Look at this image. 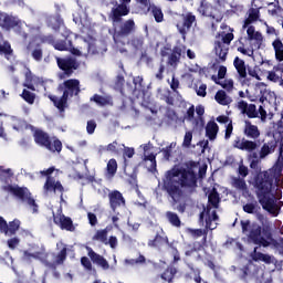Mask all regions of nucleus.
Instances as JSON below:
<instances>
[{"instance_id": "obj_59", "label": "nucleus", "mask_w": 283, "mask_h": 283, "mask_svg": "<svg viewBox=\"0 0 283 283\" xmlns=\"http://www.w3.org/2000/svg\"><path fill=\"white\" fill-rule=\"evenodd\" d=\"M174 149V144H170L161 149V154L164 155V158L166 160H169L171 158V151Z\"/></svg>"}, {"instance_id": "obj_15", "label": "nucleus", "mask_w": 283, "mask_h": 283, "mask_svg": "<svg viewBox=\"0 0 283 283\" xmlns=\"http://www.w3.org/2000/svg\"><path fill=\"white\" fill-rule=\"evenodd\" d=\"M108 202L114 213H116V209H120V207H126L127 205L123 192L118 190H113L108 192Z\"/></svg>"}, {"instance_id": "obj_8", "label": "nucleus", "mask_w": 283, "mask_h": 283, "mask_svg": "<svg viewBox=\"0 0 283 283\" xmlns=\"http://www.w3.org/2000/svg\"><path fill=\"white\" fill-rule=\"evenodd\" d=\"M55 61L59 70L63 72L66 78H70V76H74L76 70H80L81 67V62H78L77 59L72 55H67L64 57L56 56Z\"/></svg>"}, {"instance_id": "obj_22", "label": "nucleus", "mask_w": 283, "mask_h": 283, "mask_svg": "<svg viewBox=\"0 0 283 283\" xmlns=\"http://www.w3.org/2000/svg\"><path fill=\"white\" fill-rule=\"evenodd\" d=\"M243 134L247 136V138H252V140H256V138H260V128L258 126L252 125L251 120L247 119L244 122V128Z\"/></svg>"}, {"instance_id": "obj_63", "label": "nucleus", "mask_w": 283, "mask_h": 283, "mask_svg": "<svg viewBox=\"0 0 283 283\" xmlns=\"http://www.w3.org/2000/svg\"><path fill=\"white\" fill-rule=\"evenodd\" d=\"M87 218L88 224H91V227H96V224H98V218L96 217V214H94V212H88Z\"/></svg>"}, {"instance_id": "obj_56", "label": "nucleus", "mask_w": 283, "mask_h": 283, "mask_svg": "<svg viewBox=\"0 0 283 283\" xmlns=\"http://www.w3.org/2000/svg\"><path fill=\"white\" fill-rule=\"evenodd\" d=\"M0 54H4L6 56H10L12 54V46L9 42L0 44Z\"/></svg>"}, {"instance_id": "obj_23", "label": "nucleus", "mask_w": 283, "mask_h": 283, "mask_svg": "<svg viewBox=\"0 0 283 283\" xmlns=\"http://www.w3.org/2000/svg\"><path fill=\"white\" fill-rule=\"evenodd\" d=\"M220 202H222V199L220 198V192H218V189L212 188L208 195L207 207H211V209H220Z\"/></svg>"}, {"instance_id": "obj_43", "label": "nucleus", "mask_w": 283, "mask_h": 283, "mask_svg": "<svg viewBox=\"0 0 283 283\" xmlns=\"http://www.w3.org/2000/svg\"><path fill=\"white\" fill-rule=\"evenodd\" d=\"M258 149V143L249 139H242L241 151H255Z\"/></svg>"}, {"instance_id": "obj_39", "label": "nucleus", "mask_w": 283, "mask_h": 283, "mask_svg": "<svg viewBox=\"0 0 283 283\" xmlns=\"http://www.w3.org/2000/svg\"><path fill=\"white\" fill-rule=\"evenodd\" d=\"M107 228L103 229V230H97L95 232V234L93 235L92 240L94 242H102V244H106L107 245Z\"/></svg>"}, {"instance_id": "obj_12", "label": "nucleus", "mask_w": 283, "mask_h": 283, "mask_svg": "<svg viewBox=\"0 0 283 283\" xmlns=\"http://www.w3.org/2000/svg\"><path fill=\"white\" fill-rule=\"evenodd\" d=\"M72 34V32L70 31H65L62 36V44L57 45V52H70L73 56H83V53L81 52V50L74 48V45L72 44V39L70 38V35Z\"/></svg>"}, {"instance_id": "obj_53", "label": "nucleus", "mask_w": 283, "mask_h": 283, "mask_svg": "<svg viewBox=\"0 0 283 283\" xmlns=\"http://www.w3.org/2000/svg\"><path fill=\"white\" fill-rule=\"evenodd\" d=\"M243 114H247L248 118H258V107L255 104H250Z\"/></svg>"}, {"instance_id": "obj_4", "label": "nucleus", "mask_w": 283, "mask_h": 283, "mask_svg": "<svg viewBox=\"0 0 283 283\" xmlns=\"http://www.w3.org/2000/svg\"><path fill=\"white\" fill-rule=\"evenodd\" d=\"M235 39V35H233V32H222L221 33V40H216L214 41V46L213 51L216 56V63L212 64V67L216 69L220 63H226L227 62V56H229V45H231V41Z\"/></svg>"}, {"instance_id": "obj_24", "label": "nucleus", "mask_w": 283, "mask_h": 283, "mask_svg": "<svg viewBox=\"0 0 283 283\" xmlns=\"http://www.w3.org/2000/svg\"><path fill=\"white\" fill-rule=\"evenodd\" d=\"M256 21H260V8L251 7L248 10V18L244 20L243 28H247L248 25H251V23H255Z\"/></svg>"}, {"instance_id": "obj_37", "label": "nucleus", "mask_w": 283, "mask_h": 283, "mask_svg": "<svg viewBox=\"0 0 283 283\" xmlns=\"http://www.w3.org/2000/svg\"><path fill=\"white\" fill-rule=\"evenodd\" d=\"M144 161L146 164L148 171L154 174V171H156V167H157L156 155L154 153H151V154L145 156Z\"/></svg>"}, {"instance_id": "obj_55", "label": "nucleus", "mask_w": 283, "mask_h": 283, "mask_svg": "<svg viewBox=\"0 0 283 283\" xmlns=\"http://www.w3.org/2000/svg\"><path fill=\"white\" fill-rule=\"evenodd\" d=\"M143 76H135L133 78V83L135 85V92L138 90V92H145V86L143 85Z\"/></svg>"}, {"instance_id": "obj_54", "label": "nucleus", "mask_w": 283, "mask_h": 283, "mask_svg": "<svg viewBox=\"0 0 283 283\" xmlns=\"http://www.w3.org/2000/svg\"><path fill=\"white\" fill-rule=\"evenodd\" d=\"M163 244H165V238L158 233L155 235L154 240L148 242L149 247H163Z\"/></svg>"}, {"instance_id": "obj_3", "label": "nucleus", "mask_w": 283, "mask_h": 283, "mask_svg": "<svg viewBox=\"0 0 283 283\" xmlns=\"http://www.w3.org/2000/svg\"><path fill=\"white\" fill-rule=\"evenodd\" d=\"M275 174L269 171H259L252 179V187L255 189L256 198L261 207L269 213L275 212V196L272 195Z\"/></svg>"}, {"instance_id": "obj_1", "label": "nucleus", "mask_w": 283, "mask_h": 283, "mask_svg": "<svg viewBox=\"0 0 283 283\" xmlns=\"http://www.w3.org/2000/svg\"><path fill=\"white\" fill-rule=\"evenodd\" d=\"M186 167L168 170L163 179V190L174 202H178L185 196L182 189H196L198 187V175L193 171L198 168V163L189 161Z\"/></svg>"}, {"instance_id": "obj_57", "label": "nucleus", "mask_w": 283, "mask_h": 283, "mask_svg": "<svg viewBox=\"0 0 283 283\" xmlns=\"http://www.w3.org/2000/svg\"><path fill=\"white\" fill-rule=\"evenodd\" d=\"M191 140H193V133L191 130L186 132L184 137V147H191Z\"/></svg>"}, {"instance_id": "obj_38", "label": "nucleus", "mask_w": 283, "mask_h": 283, "mask_svg": "<svg viewBox=\"0 0 283 283\" xmlns=\"http://www.w3.org/2000/svg\"><path fill=\"white\" fill-rule=\"evenodd\" d=\"M272 46L274 48L276 61H283V43L282 40L276 39L273 41Z\"/></svg>"}, {"instance_id": "obj_27", "label": "nucleus", "mask_w": 283, "mask_h": 283, "mask_svg": "<svg viewBox=\"0 0 283 283\" xmlns=\"http://www.w3.org/2000/svg\"><path fill=\"white\" fill-rule=\"evenodd\" d=\"M219 130L220 127L216 122H209L206 126V136L209 138V140H216V138H218Z\"/></svg>"}, {"instance_id": "obj_35", "label": "nucleus", "mask_w": 283, "mask_h": 283, "mask_svg": "<svg viewBox=\"0 0 283 283\" xmlns=\"http://www.w3.org/2000/svg\"><path fill=\"white\" fill-rule=\"evenodd\" d=\"M214 99L219 105H223V106L231 105V97H229V95H227V92L222 90L216 93Z\"/></svg>"}, {"instance_id": "obj_34", "label": "nucleus", "mask_w": 283, "mask_h": 283, "mask_svg": "<svg viewBox=\"0 0 283 283\" xmlns=\"http://www.w3.org/2000/svg\"><path fill=\"white\" fill-rule=\"evenodd\" d=\"M24 82L23 86L27 87V90H30L31 92H36V87L34 86V75L32 74V71L28 69V71L24 74Z\"/></svg>"}, {"instance_id": "obj_25", "label": "nucleus", "mask_w": 283, "mask_h": 283, "mask_svg": "<svg viewBox=\"0 0 283 283\" xmlns=\"http://www.w3.org/2000/svg\"><path fill=\"white\" fill-rule=\"evenodd\" d=\"M50 101L53 102L54 107L59 109V112L63 113L65 109H67V98L65 95H62L60 98H57L54 95L49 96Z\"/></svg>"}, {"instance_id": "obj_16", "label": "nucleus", "mask_w": 283, "mask_h": 283, "mask_svg": "<svg viewBox=\"0 0 283 283\" xmlns=\"http://www.w3.org/2000/svg\"><path fill=\"white\" fill-rule=\"evenodd\" d=\"M27 52L36 63L43 61V45L40 42L31 40L27 44Z\"/></svg>"}, {"instance_id": "obj_40", "label": "nucleus", "mask_w": 283, "mask_h": 283, "mask_svg": "<svg viewBox=\"0 0 283 283\" xmlns=\"http://www.w3.org/2000/svg\"><path fill=\"white\" fill-rule=\"evenodd\" d=\"M166 218L172 227L180 228L182 226V221H180V217L176 212L167 211Z\"/></svg>"}, {"instance_id": "obj_36", "label": "nucleus", "mask_w": 283, "mask_h": 283, "mask_svg": "<svg viewBox=\"0 0 283 283\" xmlns=\"http://www.w3.org/2000/svg\"><path fill=\"white\" fill-rule=\"evenodd\" d=\"M207 245H203L200 241H195L192 244H188V249L185 252V255L190 258V255L202 251Z\"/></svg>"}, {"instance_id": "obj_29", "label": "nucleus", "mask_w": 283, "mask_h": 283, "mask_svg": "<svg viewBox=\"0 0 283 283\" xmlns=\"http://www.w3.org/2000/svg\"><path fill=\"white\" fill-rule=\"evenodd\" d=\"M203 224H205V229H201L202 239H201L200 243L208 247L207 237L209 235V231H213V229H216V226L213 227V224H211L210 218H206L203 221Z\"/></svg>"}, {"instance_id": "obj_51", "label": "nucleus", "mask_w": 283, "mask_h": 283, "mask_svg": "<svg viewBox=\"0 0 283 283\" xmlns=\"http://www.w3.org/2000/svg\"><path fill=\"white\" fill-rule=\"evenodd\" d=\"M67 260V248H62V250L55 255L56 264H64Z\"/></svg>"}, {"instance_id": "obj_28", "label": "nucleus", "mask_w": 283, "mask_h": 283, "mask_svg": "<svg viewBox=\"0 0 283 283\" xmlns=\"http://www.w3.org/2000/svg\"><path fill=\"white\" fill-rule=\"evenodd\" d=\"M40 43H46L48 45H52L54 50H59L57 45H62L63 39L56 40L53 34L49 35H40Z\"/></svg>"}, {"instance_id": "obj_20", "label": "nucleus", "mask_w": 283, "mask_h": 283, "mask_svg": "<svg viewBox=\"0 0 283 283\" xmlns=\"http://www.w3.org/2000/svg\"><path fill=\"white\" fill-rule=\"evenodd\" d=\"M182 57V48L176 45L172 48L171 53L168 55V65L170 67H178V63H180V59Z\"/></svg>"}, {"instance_id": "obj_2", "label": "nucleus", "mask_w": 283, "mask_h": 283, "mask_svg": "<svg viewBox=\"0 0 283 283\" xmlns=\"http://www.w3.org/2000/svg\"><path fill=\"white\" fill-rule=\"evenodd\" d=\"M129 3H132V0L111 1V6L113 7L108 12V21L113 25V41L116 45L123 43V39H127V36L136 32V22L134 19L123 21V17L129 15Z\"/></svg>"}, {"instance_id": "obj_47", "label": "nucleus", "mask_w": 283, "mask_h": 283, "mask_svg": "<svg viewBox=\"0 0 283 283\" xmlns=\"http://www.w3.org/2000/svg\"><path fill=\"white\" fill-rule=\"evenodd\" d=\"M61 25H63V20L60 17L50 18L49 28H52L54 32H59V30H61Z\"/></svg>"}, {"instance_id": "obj_50", "label": "nucleus", "mask_w": 283, "mask_h": 283, "mask_svg": "<svg viewBox=\"0 0 283 283\" xmlns=\"http://www.w3.org/2000/svg\"><path fill=\"white\" fill-rule=\"evenodd\" d=\"M258 209H260V206H258V201L243 205L244 213H250V214L258 213Z\"/></svg>"}, {"instance_id": "obj_5", "label": "nucleus", "mask_w": 283, "mask_h": 283, "mask_svg": "<svg viewBox=\"0 0 283 283\" xmlns=\"http://www.w3.org/2000/svg\"><path fill=\"white\" fill-rule=\"evenodd\" d=\"M3 190L12 193V196L18 198V200H21V202H27V205L33 209V213H39V205H36V200H34V197H32L30 189L25 187L7 185L3 187Z\"/></svg>"}, {"instance_id": "obj_44", "label": "nucleus", "mask_w": 283, "mask_h": 283, "mask_svg": "<svg viewBox=\"0 0 283 283\" xmlns=\"http://www.w3.org/2000/svg\"><path fill=\"white\" fill-rule=\"evenodd\" d=\"M106 171L107 175L111 177L116 176V171H118V163L116 161V159L112 158L108 160Z\"/></svg>"}, {"instance_id": "obj_41", "label": "nucleus", "mask_w": 283, "mask_h": 283, "mask_svg": "<svg viewBox=\"0 0 283 283\" xmlns=\"http://www.w3.org/2000/svg\"><path fill=\"white\" fill-rule=\"evenodd\" d=\"M232 187L239 191H248L249 187L247 186V180L244 178L234 177L232 178Z\"/></svg>"}, {"instance_id": "obj_33", "label": "nucleus", "mask_w": 283, "mask_h": 283, "mask_svg": "<svg viewBox=\"0 0 283 283\" xmlns=\"http://www.w3.org/2000/svg\"><path fill=\"white\" fill-rule=\"evenodd\" d=\"M149 12H151L156 23H163V21H165V13H163L160 7L150 3Z\"/></svg>"}, {"instance_id": "obj_17", "label": "nucleus", "mask_w": 283, "mask_h": 283, "mask_svg": "<svg viewBox=\"0 0 283 283\" xmlns=\"http://www.w3.org/2000/svg\"><path fill=\"white\" fill-rule=\"evenodd\" d=\"M53 222H54V224L60 227V229H62V231H75L76 230V228L74 227V221H72V218L66 217L65 214L53 216Z\"/></svg>"}, {"instance_id": "obj_10", "label": "nucleus", "mask_w": 283, "mask_h": 283, "mask_svg": "<svg viewBox=\"0 0 283 283\" xmlns=\"http://www.w3.org/2000/svg\"><path fill=\"white\" fill-rule=\"evenodd\" d=\"M59 92H63V96L66 98H72L81 94V81L76 78L65 80L57 87Z\"/></svg>"}, {"instance_id": "obj_61", "label": "nucleus", "mask_w": 283, "mask_h": 283, "mask_svg": "<svg viewBox=\"0 0 283 283\" xmlns=\"http://www.w3.org/2000/svg\"><path fill=\"white\" fill-rule=\"evenodd\" d=\"M271 154V146L269 144H263L260 150V158H266Z\"/></svg>"}, {"instance_id": "obj_7", "label": "nucleus", "mask_w": 283, "mask_h": 283, "mask_svg": "<svg viewBox=\"0 0 283 283\" xmlns=\"http://www.w3.org/2000/svg\"><path fill=\"white\" fill-rule=\"evenodd\" d=\"M33 138L36 145L44 147L49 151H57V154H61L63 149V143H61V139H54L52 144L50 135L41 129L34 130Z\"/></svg>"}, {"instance_id": "obj_6", "label": "nucleus", "mask_w": 283, "mask_h": 283, "mask_svg": "<svg viewBox=\"0 0 283 283\" xmlns=\"http://www.w3.org/2000/svg\"><path fill=\"white\" fill-rule=\"evenodd\" d=\"M86 251H87L88 258L87 256L81 258V264L85 269V271H92L93 269L92 262L93 264H96L97 266L103 269V271H109V262L107 261V259H105V256L96 253L94 249L90 247H86Z\"/></svg>"}, {"instance_id": "obj_64", "label": "nucleus", "mask_w": 283, "mask_h": 283, "mask_svg": "<svg viewBox=\"0 0 283 283\" xmlns=\"http://www.w3.org/2000/svg\"><path fill=\"white\" fill-rule=\"evenodd\" d=\"M0 231L1 233H9V226H8V221H6V219H3V217H0Z\"/></svg>"}, {"instance_id": "obj_14", "label": "nucleus", "mask_w": 283, "mask_h": 283, "mask_svg": "<svg viewBox=\"0 0 283 283\" xmlns=\"http://www.w3.org/2000/svg\"><path fill=\"white\" fill-rule=\"evenodd\" d=\"M193 25H198V20L196 18V14L193 12H187L186 14H182V24H177V28L179 30V34H187Z\"/></svg>"}, {"instance_id": "obj_48", "label": "nucleus", "mask_w": 283, "mask_h": 283, "mask_svg": "<svg viewBox=\"0 0 283 283\" xmlns=\"http://www.w3.org/2000/svg\"><path fill=\"white\" fill-rule=\"evenodd\" d=\"M125 145L118 144V142H113L108 144L106 147H103V151H111L112 154H118L120 149H123Z\"/></svg>"}, {"instance_id": "obj_31", "label": "nucleus", "mask_w": 283, "mask_h": 283, "mask_svg": "<svg viewBox=\"0 0 283 283\" xmlns=\"http://www.w3.org/2000/svg\"><path fill=\"white\" fill-rule=\"evenodd\" d=\"M176 273H178V270L172 266L169 265L164 273L160 274L161 280H164L165 282L168 283H174V277H176Z\"/></svg>"}, {"instance_id": "obj_46", "label": "nucleus", "mask_w": 283, "mask_h": 283, "mask_svg": "<svg viewBox=\"0 0 283 283\" xmlns=\"http://www.w3.org/2000/svg\"><path fill=\"white\" fill-rule=\"evenodd\" d=\"M212 80L216 85H221V87L227 90V92H231L233 90V80H224L223 82H220L217 76H212Z\"/></svg>"}, {"instance_id": "obj_62", "label": "nucleus", "mask_w": 283, "mask_h": 283, "mask_svg": "<svg viewBox=\"0 0 283 283\" xmlns=\"http://www.w3.org/2000/svg\"><path fill=\"white\" fill-rule=\"evenodd\" d=\"M238 174L241 178H247L249 176V167L244 166L243 164L239 165Z\"/></svg>"}, {"instance_id": "obj_32", "label": "nucleus", "mask_w": 283, "mask_h": 283, "mask_svg": "<svg viewBox=\"0 0 283 283\" xmlns=\"http://www.w3.org/2000/svg\"><path fill=\"white\" fill-rule=\"evenodd\" d=\"M135 2L139 4L137 8V14L147 17L151 7V0H135Z\"/></svg>"}, {"instance_id": "obj_11", "label": "nucleus", "mask_w": 283, "mask_h": 283, "mask_svg": "<svg viewBox=\"0 0 283 283\" xmlns=\"http://www.w3.org/2000/svg\"><path fill=\"white\" fill-rule=\"evenodd\" d=\"M21 25H23V23L18 17L0 12V28L2 30H6L7 32H10V30H14V28L21 30Z\"/></svg>"}, {"instance_id": "obj_60", "label": "nucleus", "mask_w": 283, "mask_h": 283, "mask_svg": "<svg viewBox=\"0 0 283 283\" xmlns=\"http://www.w3.org/2000/svg\"><path fill=\"white\" fill-rule=\"evenodd\" d=\"M96 127H97L96 120L90 119L86 124L87 134H90V135L94 134V132H96Z\"/></svg>"}, {"instance_id": "obj_58", "label": "nucleus", "mask_w": 283, "mask_h": 283, "mask_svg": "<svg viewBox=\"0 0 283 283\" xmlns=\"http://www.w3.org/2000/svg\"><path fill=\"white\" fill-rule=\"evenodd\" d=\"M55 185H56V181L54 180V178L48 177L44 184L45 191H54Z\"/></svg>"}, {"instance_id": "obj_52", "label": "nucleus", "mask_w": 283, "mask_h": 283, "mask_svg": "<svg viewBox=\"0 0 283 283\" xmlns=\"http://www.w3.org/2000/svg\"><path fill=\"white\" fill-rule=\"evenodd\" d=\"M21 227V221L19 219H14L13 221L9 222V233L11 235H14L19 231V228Z\"/></svg>"}, {"instance_id": "obj_45", "label": "nucleus", "mask_w": 283, "mask_h": 283, "mask_svg": "<svg viewBox=\"0 0 283 283\" xmlns=\"http://www.w3.org/2000/svg\"><path fill=\"white\" fill-rule=\"evenodd\" d=\"M20 96L29 105H34V101H36V94H34V93H32V92H30V91H28L25 88L22 91V94Z\"/></svg>"}, {"instance_id": "obj_49", "label": "nucleus", "mask_w": 283, "mask_h": 283, "mask_svg": "<svg viewBox=\"0 0 283 283\" xmlns=\"http://www.w3.org/2000/svg\"><path fill=\"white\" fill-rule=\"evenodd\" d=\"M188 269L190 270V273L193 275V280L196 283H207V281H202V277L200 276V269L195 268L193 264L189 263Z\"/></svg>"}, {"instance_id": "obj_18", "label": "nucleus", "mask_w": 283, "mask_h": 283, "mask_svg": "<svg viewBox=\"0 0 283 283\" xmlns=\"http://www.w3.org/2000/svg\"><path fill=\"white\" fill-rule=\"evenodd\" d=\"M247 34L249 41H254L253 45L255 50H260V48H262V42L264 41L262 33L260 31H255V27L250 25L248 27Z\"/></svg>"}, {"instance_id": "obj_21", "label": "nucleus", "mask_w": 283, "mask_h": 283, "mask_svg": "<svg viewBox=\"0 0 283 283\" xmlns=\"http://www.w3.org/2000/svg\"><path fill=\"white\" fill-rule=\"evenodd\" d=\"M211 209L212 208L210 206H207L206 209H203V211L200 212L199 222L202 227H205L206 218L210 219V224H213V222H217V220H219L220 217H218V212L216 210L211 212Z\"/></svg>"}, {"instance_id": "obj_26", "label": "nucleus", "mask_w": 283, "mask_h": 283, "mask_svg": "<svg viewBox=\"0 0 283 283\" xmlns=\"http://www.w3.org/2000/svg\"><path fill=\"white\" fill-rule=\"evenodd\" d=\"M250 256L253 262H264L265 264H271L273 262L271 255L258 252V247L254 248Z\"/></svg>"}, {"instance_id": "obj_42", "label": "nucleus", "mask_w": 283, "mask_h": 283, "mask_svg": "<svg viewBox=\"0 0 283 283\" xmlns=\"http://www.w3.org/2000/svg\"><path fill=\"white\" fill-rule=\"evenodd\" d=\"M244 38H240L238 41H237V51H239L241 54H243L244 56H253L254 54V50L253 49H249L247 50V48H244Z\"/></svg>"}, {"instance_id": "obj_19", "label": "nucleus", "mask_w": 283, "mask_h": 283, "mask_svg": "<svg viewBox=\"0 0 283 283\" xmlns=\"http://www.w3.org/2000/svg\"><path fill=\"white\" fill-rule=\"evenodd\" d=\"M91 103H95L97 107H107L114 105V98L112 95H99V94H94L93 96L90 97Z\"/></svg>"}, {"instance_id": "obj_9", "label": "nucleus", "mask_w": 283, "mask_h": 283, "mask_svg": "<svg viewBox=\"0 0 283 283\" xmlns=\"http://www.w3.org/2000/svg\"><path fill=\"white\" fill-rule=\"evenodd\" d=\"M198 12L201 14V17H208L209 19L216 21V23H220L222 22V19H224V13L222 11H218V8L213 7V4L207 0L200 1Z\"/></svg>"}, {"instance_id": "obj_30", "label": "nucleus", "mask_w": 283, "mask_h": 283, "mask_svg": "<svg viewBox=\"0 0 283 283\" xmlns=\"http://www.w3.org/2000/svg\"><path fill=\"white\" fill-rule=\"evenodd\" d=\"M233 65L239 74V78H247V64L244 60L234 57Z\"/></svg>"}, {"instance_id": "obj_13", "label": "nucleus", "mask_w": 283, "mask_h": 283, "mask_svg": "<svg viewBox=\"0 0 283 283\" xmlns=\"http://www.w3.org/2000/svg\"><path fill=\"white\" fill-rule=\"evenodd\" d=\"M249 238L253 242V244H258V247H271V242L262 237V227L258 223L252 224Z\"/></svg>"}]
</instances>
